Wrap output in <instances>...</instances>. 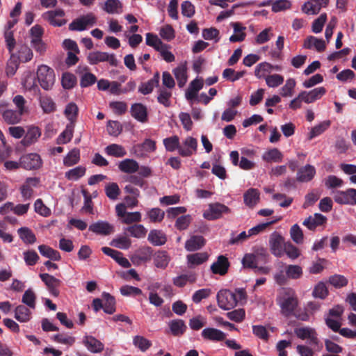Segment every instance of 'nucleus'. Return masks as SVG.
Instances as JSON below:
<instances>
[{
  "label": "nucleus",
  "instance_id": "obj_40",
  "mask_svg": "<svg viewBox=\"0 0 356 356\" xmlns=\"http://www.w3.org/2000/svg\"><path fill=\"white\" fill-rule=\"evenodd\" d=\"M105 152L109 156L122 158L127 155V151L123 146L118 144H111L105 148Z\"/></svg>",
  "mask_w": 356,
  "mask_h": 356
},
{
  "label": "nucleus",
  "instance_id": "obj_26",
  "mask_svg": "<svg viewBox=\"0 0 356 356\" xmlns=\"http://www.w3.org/2000/svg\"><path fill=\"white\" fill-rule=\"evenodd\" d=\"M119 170L127 174H133L138 172L139 169L138 163L132 159H125L118 164Z\"/></svg>",
  "mask_w": 356,
  "mask_h": 356
},
{
  "label": "nucleus",
  "instance_id": "obj_19",
  "mask_svg": "<svg viewBox=\"0 0 356 356\" xmlns=\"http://www.w3.org/2000/svg\"><path fill=\"white\" fill-rule=\"evenodd\" d=\"M102 251L106 255L113 258L119 265L123 268H129L131 264L129 260L123 257L121 252L110 248L108 247L102 248Z\"/></svg>",
  "mask_w": 356,
  "mask_h": 356
},
{
  "label": "nucleus",
  "instance_id": "obj_4",
  "mask_svg": "<svg viewBox=\"0 0 356 356\" xmlns=\"http://www.w3.org/2000/svg\"><path fill=\"white\" fill-rule=\"evenodd\" d=\"M230 209L226 205L216 202L209 204V207L203 213V217L208 220H215L222 217L224 213H229Z\"/></svg>",
  "mask_w": 356,
  "mask_h": 356
},
{
  "label": "nucleus",
  "instance_id": "obj_14",
  "mask_svg": "<svg viewBox=\"0 0 356 356\" xmlns=\"http://www.w3.org/2000/svg\"><path fill=\"white\" fill-rule=\"evenodd\" d=\"M83 344L92 353H99L104 350V345L99 340L91 335H86L83 338Z\"/></svg>",
  "mask_w": 356,
  "mask_h": 356
},
{
  "label": "nucleus",
  "instance_id": "obj_16",
  "mask_svg": "<svg viewBox=\"0 0 356 356\" xmlns=\"http://www.w3.org/2000/svg\"><path fill=\"white\" fill-rule=\"evenodd\" d=\"M153 254L151 247L145 246L138 249L131 257V261L135 264H140L143 262L149 261Z\"/></svg>",
  "mask_w": 356,
  "mask_h": 356
},
{
  "label": "nucleus",
  "instance_id": "obj_61",
  "mask_svg": "<svg viewBox=\"0 0 356 356\" xmlns=\"http://www.w3.org/2000/svg\"><path fill=\"white\" fill-rule=\"evenodd\" d=\"M296 81L294 79H288L286 83L281 88L280 95L282 97H291L293 95V90L296 86Z\"/></svg>",
  "mask_w": 356,
  "mask_h": 356
},
{
  "label": "nucleus",
  "instance_id": "obj_57",
  "mask_svg": "<svg viewBox=\"0 0 356 356\" xmlns=\"http://www.w3.org/2000/svg\"><path fill=\"white\" fill-rule=\"evenodd\" d=\"M40 103L43 111L46 113H50L56 111V104L51 97H41Z\"/></svg>",
  "mask_w": 356,
  "mask_h": 356
},
{
  "label": "nucleus",
  "instance_id": "obj_60",
  "mask_svg": "<svg viewBox=\"0 0 356 356\" xmlns=\"http://www.w3.org/2000/svg\"><path fill=\"white\" fill-rule=\"evenodd\" d=\"M76 77L72 73L65 72L62 76V86L65 89H72L76 84Z\"/></svg>",
  "mask_w": 356,
  "mask_h": 356
},
{
  "label": "nucleus",
  "instance_id": "obj_37",
  "mask_svg": "<svg viewBox=\"0 0 356 356\" xmlns=\"http://www.w3.org/2000/svg\"><path fill=\"white\" fill-rule=\"evenodd\" d=\"M325 220L326 218L323 215L315 213L314 217L309 216L306 218L302 224L309 229L314 230L317 226L323 225Z\"/></svg>",
  "mask_w": 356,
  "mask_h": 356
},
{
  "label": "nucleus",
  "instance_id": "obj_6",
  "mask_svg": "<svg viewBox=\"0 0 356 356\" xmlns=\"http://www.w3.org/2000/svg\"><path fill=\"white\" fill-rule=\"evenodd\" d=\"M286 242L284 237L277 232H273L269 238V245L273 254L281 257L284 254V247Z\"/></svg>",
  "mask_w": 356,
  "mask_h": 356
},
{
  "label": "nucleus",
  "instance_id": "obj_62",
  "mask_svg": "<svg viewBox=\"0 0 356 356\" xmlns=\"http://www.w3.org/2000/svg\"><path fill=\"white\" fill-rule=\"evenodd\" d=\"M266 85L270 88H277L282 85L284 82L283 76L274 74L272 75H268L265 77Z\"/></svg>",
  "mask_w": 356,
  "mask_h": 356
},
{
  "label": "nucleus",
  "instance_id": "obj_48",
  "mask_svg": "<svg viewBox=\"0 0 356 356\" xmlns=\"http://www.w3.org/2000/svg\"><path fill=\"white\" fill-rule=\"evenodd\" d=\"M254 4V1H247L243 3H239L233 5L231 10H226V11H222L220 13L218 16L217 17L216 19L218 22H221L223 19L228 18L231 16H232L234 14V10L238 7H246Z\"/></svg>",
  "mask_w": 356,
  "mask_h": 356
},
{
  "label": "nucleus",
  "instance_id": "obj_35",
  "mask_svg": "<svg viewBox=\"0 0 356 356\" xmlns=\"http://www.w3.org/2000/svg\"><path fill=\"white\" fill-rule=\"evenodd\" d=\"M22 115L23 113L19 111L6 109L3 111L2 117L6 123L9 124H15L20 122Z\"/></svg>",
  "mask_w": 356,
  "mask_h": 356
},
{
  "label": "nucleus",
  "instance_id": "obj_28",
  "mask_svg": "<svg viewBox=\"0 0 356 356\" xmlns=\"http://www.w3.org/2000/svg\"><path fill=\"white\" fill-rule=\"evenodd\" d=\"M303 47L306 49H316L318 51L325 49V43L323 39H318L314 36H308L304 41Z\"/></svg>",
  "mask_w": 356,
  "mask_h": 356
},
{
  "label": "nucleus",
  "instance_id": "obj_9",
  "mask_svg": "<svg viewBox=\"0 0 356 356\" xmlns=\"http://www.w3.org/2000/svg\"><path fill=\"white\" fill-rule=\"evenodd\" d=\"M42 165V159L39 154L31 153L20 158V166L26 170L38 169Z\"/></svg>",
  "mask_w": 356,
  "mask_h": 356
},
{
  "label": "nucleus",
  "instance_id": "obj_50",
  "mask_svg": "<svg viewBox=\"0 0 356 356\" xmlns=\"http://www.w3.org/2000/svg\"><path fill=\"white\" fill-rule=\"evenodd\" d=\"M209 258L207 252H197L187 256L188 264L194 266H197L205 262Z\"/></svg>",
  "mask_w": 356,
  "mask_h": 356
},
{
  "label": "nucleus",
  "instance_id": "obj_44",
  "mask_svg": "<svg viewBox=\"0 0 356 356\" xmlns=\"http://www.w3.org/2000/svg\"><path fill=\"white\" fill-rule=\"evenodd\" d=\"M285 273L288 279L298 280L302 277L303 271L300 266L289 264L285 266Z\"/></svg>",
  "mask_w": 356,
  "mask_h": 356
},
{
  "label": "nucleus",
  "instance_id": "obj_63",
  "mask_svg": "<svg viewBox=\"0 0 356 356\" xmlns=\"http://www.w3.org/2000/svg\"><path fill=\"white\" fill-rule=\"evenodd\" d=\"M330 125V121H323L319 124L313 127L309 135V140H312L314 138L319 136L324 132Z\"/></svg>",
  "mask_w": 356,
  "mask_h": 356
},
{
  "label": "nucleus",
  "instance_id": "obj_55",
  "mask_svg": "<svg viewBox=\"0 0 356 356\" xmlns=\"http://www.w3.org/2000/svg\"><path fill=\"white\" fill-rule=\"evenodd\" d=\"M86 168L77 166L65 172V177L69 180H78L86 174Z\"/></svg>",
  "mask_w": 356,
  "mask_h": 356
},
{
  "label": "nucleus",
  "instance_id": "obj_32",
  "mask_svg": "<svg viewBox=\"0 0 356 356\" xmlns=\"http://www.w3.org/2000/svg\"><path fill=\"white\" fill-rule=\"evenodd\" d=\"M169 327L172 334L175 337L181 336L187 329L185 322L181 319L172 320L169 323Z\"/></svg>",
  "mask_w": 356,
  "mask_h": 356
},
{
  "label": "nucleus",
  "instance_id": "obj_15",
  "mask_svg": "<svg viewBox=\"0 0 356 356\" xmlns=\"http://www.w3.org/2000/svg\"><path fill=\"white\" fill-rule=\"evenodd\" d=\"M326 92L324 87L316 88L310 91H302L300 92V97L307 104L312 103L321 99Z\"/></svg>",
  "mask_w": 356,
  "mask_h": 356
},
{
  "label": "nucleus",
  "instance_id": "obj_3",
  "mask_svg": "<svg viewBox=\"0 0 356 356\" xmlns=\"http://www.w3.org/2000/svg\"><path fill=\"white\" fill-rule=\"evenodd\" d=\"M97 23V17L92 13H89L74 19L69 24L70 31H82L88 27H91Z\"/></svg>",
  "mask_w": 356,
  "mask_h": 356
},
{
  "label": "nucleus",
  "instance_id": "obj_1",
  "mask_svg": "<svg viewBox=\"0 0 356 356\" xmlns=\"http://www.w3.org/2000/svg\"><path fill=\"white\" fill-rule=\"evenodd\" d=\"M218 305L224 310H230L234 308L239 301L245 300L246 292L244 289H236L234 291L229 289H222L218 292Z\"/></svg>",
  "mask_w": 356,
  "mask_h": 356
},
{
  "label": "nucleus",
  "instance_id": "obj_11",
  "mask_svg": "<svg viewBox=\"0 0 356 356\" xmlns=\"http://www.w3.org/2000/svg\"><path fill=\"white\" fill-rule=\"evenodd\" d=\"M335 202L339 204L355 205L356 189L348 188L344 191H335Z\"/></svg>",
  "mask_w": 356,
  "mask_h": 356
},
{
  "label": "nucleus",
  "instance_id": "obj_36",
  "mask_svg": "<svg viewBox=\"0 0 356 356\" xmlns=\"http://www.w3.org/2000/svg\"><path fill=\"white\" fill-rule=\"evenodd\" d=\"M243 199L247 206L253 207L259 200V193L256 188H250L244 193Z\"/></svg>",
  "mask_w": 356,
  "mask_h": 356
},
{
  "label": "nucleus",
  "instance_id": "obj_25",
  "mask_svg": "<svg viewBox=\"0 0 356 356\" xmlns=\"http://www.w3.org/2000/svg\"><path fill=\"white\" fill-rule=\"evenodd\" d=\"M147 240L154 246H161L166 243L167 236L161 230L152 229L148 234Z\"/></svg>",
  "mask_w": 356,
  "mask_h": 356
},
{
  "label": "nucleus",
  "instance_id": "obj_33",
  "mask_svg": "<svg viewBox=\"0 0 356 356\" xmlns=\"http://www.w3.org/2000/svg\"><path fill=\"white\" fill-rule=\"evenodd\" d=\"M102 9L108 14L122 13V3L120 0H106Z\"/></svg>",
  "mask_w": 356,
  "mask_h": 356
},
{
  "label": "nucleus",
  "instance_id": "obj_27",
  "mask_svg": "<svg viewBox=\"0 0 356 356\" xmlns=\"http://www.w3.org/2000/svg\"><path fill=\"white\" fill-rule=\"evenodd\" d=\"M298 305V300L296 298L293 296H288L283 298L281 302L280 307L282 308V313L285 316L291 314Z\"/></svg>",
  "mask_w": 356,
  "mask_h": 356
},
{
  "label": "nucleus",
  "instance_id": "obj_2",
  "mask_svg": "<svg viewBox=\"0 0 356 356\" xmlns=\"http://www.w3.org/2000/svg\"><path fill=\"white\" fill-rule=\"evenodd\" d=\"M37 78L40 86L44 90H49L55 82L54 71L47 65H40L37 71Z\"/></svg>",
  "mask_w": 356,
  "mask_h": 356
},
{
  "label": "nucleus",
  "instance_id": "obj_51",
  "mask_svg": "<svg viewBox=\"0 0 356 356\" xmlns=\"http://www.w3.org/2000/svg\"><path fill=\"white\" fill-rule=\"evenodd\" d=\"M126 231L129 233L130 236L138 238L145 237L147 233V229L145 227L140 224L129 226L126 229Z\"/></svg>",
  "mask_w": 356,
  "mask_h": 356
},
{
  "label": "nucleus",
  "instance_id": "obj_17",
  "mask_svg": "<svg viewBox=\"0 0 356 356\" xmlns=\"http://www.w3.org/2000/svg\"><path fill=\"white\" fill-rule=\"evenodd\" d=\"M229 266L228 259L224 255H220L211 266V270L213 274L224 275L227 273Z\"/></svg>",
  "mask_w": 356,
  "mask_h": 356
},
{
  "label": "nucleus",
  "instance_id": "obj_45",
  "mask_svg": "<svg viewBox=\"0 0 356 356\" xmlns=\"http://www.w3.org/2000/svg\"><path fill=\"white\" fill-rule=\"evenodd\" d=\"M19 238L26 243L33 244L36 241L34 233L28 227H23L17 230Z\"/></svg>",
  "mask_w": 356,
  "mask_h": 356
},
{
  "label": "nucleus",
  "instance_id": "obj_47",
  "mask_svg": "<svg viewBox=\"0 0 356 356\" xmlns=\"http://www.w3.org/2000/svg\"><path fill=\"white\" fill-rule=\"evenodd\" d=\"M22 302L31 309H35L36 306V295L31 289L25 291L22 298Z\"/></svg>",
  "mask_w": 356,
  "mask_h": 356
},
{
  "label": "nucleus",
  "instance_id": "obj_49",
  "mask_svg": "<svg viewBox=\"0 0 356 356\" xmlns=\"http://www.w3.org/2000/svg\"><path fill=\"white\" fill-rule=\"evenodd\" d=\"M80 159L79 149L74 148L72 149L63 159V164L65 166H72L76 164Z\"/></svg>",
  "mask_w": 356,
  "mask_h": 356
},
{
  "label": "nucleus",
  "instance_id": "obj_39",
  "mask_svg": "<svg viewBox=\"0 0 356 356\" xmlns=\"http://www.w3.org/2000/svg\"><path fill=\"white\" fill-rule=\"evenodd\" d=\"M102 298L104 302V312L108 314H113L115 310V299L113 296H112L108 293L104 292L102 293Z\"/></svg>",
  "mask_w": 356,
  "mask_h": 356
},
{
  "label": "nucleus",
  "instance_id": "obj_8",
  "mask_svg": "<svg viewBox=\"0 0 356 356\" xmlns=\"http://www.w3.org/2000/svg\"><path fill=\"white\" fill-rule=\"evenodd\" d=\"M65 12L63 9H56L44 13L42 15L44 19L54 26H62L66 24L67 21L63 19Z\"/></svg>",
  "mask_w": 356,
  "mask_h": 356
},
{
  "label": "nucleus",
  "instance_id": "obj_41",
  "mask_svg": "<svg viewBox=\"0 0 356 356\" xmlns=\"http://www.w3.org/2000/svg\"><path fill=\"white\" fill-rule=\"evenodd\" d=\"M186 70L187 68L185 65H180L173 70V74L179 88H182L187 81Z\"/></svg>",
  "mask_w": 356,
  "mask_h": 356
},
{
  "label": "nucleus",
  "instance_id": "obj_56",
  "mask_svg": "<svg viewBox=\"0 0 356 356\" xmlns=\"http://www.w3.org/2000/svg\"><path fill=\"white\" fill-rule=\"evenodd\" d=\"M133 343L143 352L146 351L152 346V342L149 340L140 335L134 337Z\"/></svg>",
  "mask_w": 356,
  "mask_h": 356
},
{
  "label": "nucleus",
  "instance_id": "obj_31",
  "mask_svg": "<svg viewBox=\"0 0 356 356\" xmlns=\"http://www.w3.org/2000/svg\"><path fill=\"white\" fill-rule=\"evenodd\" d=\"M170 261V257L168 252L164 250H159L155 252L154 255V262L156 267L165 269Z\"/></svg>",
  "mask_w": 356,
  "mask_h": 356
},
{
  "label": "nucleus",
  "instance_id": "obj_54",
  "mask_svg": "<svg viewBox=\"0 0 356 356\" xmlns=\"http://www.w3.org/2000/svg\"><path fill=\"white\" fill-rule=\"evenodd\" d=\"M163 145L168 152H173L175 149L179 151V148H181L179 138L177 136H172L165 138L163 140Z\"/></svg>",
  "mask_w": 356,
  "mask_h": 356
},
{
  "label": "nucleus",
  "instance_id": "obj_18",
  "mask_svg": "<svg viewBox=\"0 0 356 356\" xmlns=\"http://www.w3.org/2000/svg\"><path fill=\"white\" fill-rule=\"evenodd\" d=\"M185 147L179 148V154L183 157H188L195 153L197 148V140L191 136L187 137L183 142Z\"/></svg>",
  "mask_w": 356,
  "mask_h": 356
},
{
  "label": "nucleus",
  "instance_id": "obj_7",
  "mask_svg": "<svg viewBox=\"0 0 356 356\" xmlns=\"http://www.w3.org/2000/svg\"><path fill=\"white\" fill-rule=\"evenodd\" d=\"M296 336L301 339H309V344L315 350H319L317 334L314 329L309 327H300L296 329Z\"/></svg>",
  "mask_w": 356,
  "mask_h": 356
},
{
  "label": "nucleus",
  "instance_id": "obj_43",
  "mask_svg": "<svg viewBox=\"0 0 356 356\" xmlns=\"http://www.w3.org/2000/svg\"><path fill=\"white\" fill-rule=\"evenodd\" d=\"M196 281V275L195 273H189L182 274L173 279V284L178 287H184L188 282L194 283Z\"/></svg>",
  "mask_w": 356,
  "mask_h": 356
},
{
  "label": "nucleus",
  "instance_id": "obj_29",
  "mask_svg": "<svg viewBox=\"0 0 356 356\" xmlns=\"http://www.w3.org/2000/svg\"><path fill=\"white\" fill-rule=\"evenodd\" d=\"M41 136V131L38 127H32L28 129L22 143L25 146H29L35 143Z\"/></svg>",
  "mask_w": 356,
  "mask_h": 356
},
{
  "label": "nucleus",
  "instance_id": "obj_21",
  "mask_svg": "<svg viewBox=\"0 0 356 356\" xmlns=\"http://www.w3.org/2000/svg\"><path fill=\"white\" fill-rule=\"evenodd\" d=\"M89 230L99 235H109L114 232L113 227L106 221H97L89 226Z\"/></svg>",
  "mask_w": 356,
  "mask_h": 356
},
{
  "label": "nucleus",
  "instance_id": "obj_5",
  "mask_svg": "<svg viewBox=\"0 0 356 356\" xmlns=\"http://www.w3.org/2000/svg\"><path fill=\"white\" fill-rule=\"evenodd\" d=\"M88 61L91 65H96L101 62H108L111 66L116 67L118 65L114 54H108L102 51H92L90 52L87 57Z\"/></svg>",
  "mask_w": 356,
  "mask_h": 356
},
{
  "label": "nucleus",
  "instance_id": "obj_23",
  "mask_svg": "<svg viewBox=\"0 0 356 356\" xmlns=\"http://www.w3.org/2000/svg\"><path fill=\"white\" fill-rule=\"evenodd\" d=\"M88 70V67H81L79 66L76 70L77 73H83V71H86L84 74H82L80 79V86L81 88H87L92 85H93L97 81V78L95 74L87 72Z\"/></svg>",
  "mask_w": 356,
  "mask_h": 356
},
{
  "label": "nucleus",
  "instance_id": "obj_53",
  "mask_svg": "<svg viewBox=\"0 0 356 356\" xmlns=\"http://www.w3.org/2000/svg\"><path fill=\"white\" fill-rule=\"evenodd\" d=\"M105 193L110 200H115L120 194V189L117 183H109L105 186Z\"/></svg>",
  "mask_w": 356,
  "mask_h": 356
},
{
  "label": "nucleus",
  "instance_id": "obj_22",
  "mask_svg": "<svg viewBox=\"0 0 356 356\" xmlns=\"http://www.w3.org/2000/svg\"><path fill=\"white\" fill-rule=\"evenodd\" d=\"M202 337L206 339L213 341H222L225 339L226 334L222 331L213 327H207L202 331Z\"/></svg>",
  "mask_w": 356,
  "mask_h": 356
},
{
  "label": "nucleus",
  "instance_id": "obj_38",
  "mask_svg": "<svg viewBox=\"0 0 356 356\" xmlns=\"http://www.w3.org/2000/svg\"><path fill=\"white\" fill-rule=\"evenodd\" d=\"M38 250L43 257L49 259L59 261L61 259L59 252L48 245H40L38 246Z\"/></svg>",
  "mask_w": 356,
  "mask_h": 356
},
{
  "label": "nucleus",
  "instance_id": "obj_24",
  "mask_svg": "<svg viewBox=\"0 0 356 356\" xmlns=\"http://www.w3.org/2000/svg\"><path fill=\"white\" fill-rule=\"evenodd\" d=\"M159 72H156L151 79L140 85L138 92L145 95L150 94L153 91L154 88L159 86Z\"/></svg>",
  "mask_w": 356,
  "mask_h": 356
},
{
  "label": "nucleus",
  "instance_id": "obj_13",
  "mask_svg": "<svg viewBox=\"0 0 356 356\" xmlns=\"http://www.w3.org/2000/svg\"><path fill=\"white\" fill-rule=\"evenodd\" d=\"M327 3L328 0H309L302 5V11L307 15H316Z\"/></svg>",
  "mask_w": 356,
  "mask_h": 356
},
{
  "label": "nucleus",
  "instance_id": "obj_64",
  "mask_svg": "<svg viewBox=\"0 0 356 356\" xmlns=\"http://www.w3.org/2000/svg\"><path fill=\"white\" fill-rule=\"evenodd\" d=\"M78 107L75 103H69L65 109V115L70 121V123H74L78 115Z\"/></svg>",
  "mask_w": 356,
  "mask_h": 356
},
{
  "label": "nucleus",
  "instance_id": "obj_59",
  "mask_svg": "<svg viewBox=\"0 0 356 356\" xmlns=\"http://www.w3.org/2000/svg\"><path fill=\"white\" fill-rule=\"evenodd\" d=\"M283 251L289 258L293 260L298 258L300 255V250L290 241L286 243Z\"/></svg>",
  "mask_w": 356,
  "mask_h": 356
},
{
  "label": "nucleus",
  "instance_id": "obj_12",
  "mask_svg": "<svg viewBox=\"0 0 356 356\" xmlns=\"http://www.w3.org/2000/svg\"><path fill=\"white\" fill-rule=\"evenodd\" d=\"M131 115L137 121L145 123L148 121L147 108L142 103H134L130 108Z\"/></svg>",
  "mask_w": 356,
  "mask_h": 356
},
{
  "label": "nucleus",
  "instance_id": "obj_52",
  "mask_svg": "<svg viewBox=\"0 0 356 356\" xmlns=\"http://www.w3.org/2000/svg\"><path fill=\"white\" fill-rule=\"evenodd\" d=\"M245 74V71L235 72L234 69L226 68L222 72V77L228 81L234 82L242 78Z\"/></svg>",
  "mask_w": 356,
  "mask_h": 356
},
{
  "label": "nucleus",
  "instance_id": "obj_34",
  "mask_svg": "<svg viewBox=\"0 0 356 356\" xmlns=\"http://www.w3.org/2000/svg\"><path fill=\"white\" fill-rule=\"evenodd\" d=\"M15 318L21 323H26L31 318V312L24 305H19L15 309Z\"/></svg>",
  "mask_w": 356,
  "mask_h": 356
},
{
  "label": "nucleus",
  "instance_id": "obj_10",
  "mask_svg": "<svg viewBox=\"0 0 356 356\" xmlns=\"http://www.w3.org/2000/svg\"><path fill=\"white\" fill-rule=\"evenodd\" d=\"M39 276L47 286L50 294L58 297L60 294L58 288L61 285V281L48 273H40Z\"/></svg>",
  "mask_w": 356,
  "mask_h": 356
},
{
  "label": "nucleus",
  "instance_id": "obj_58",
  "mask_svg": "<svg viewBox=\"0 0 356 356\" xmlns=\"http://www.w3.org/2000/svg\"><path fill=\"white\" fill-rule=\"evenodd\" d=\"M146 44L152 47L158 51L161 47H164V43L158 38V36L152 33L146 34Z\"/></svg>",
  "mask_w": 356,
  "mask_h": 356
},
{
  "label": "nucleus",
  "instance_id": "obj_30",
  "mask_svg": "<svg viewBox=\"0 0 356 356\" xmlns=\"http://www.w3.org/2000/svg\"><path fill=\"white\" fill-rule=\"evenodd\" d=\"M205 244V239L202 236H192L186 241L185 248L188 251H195L202 248Z\"/></svg>",
  "mask_w": 356,
  "mask_h": 356
},
{
  "label": "nucleus",
  "instance_id": "obj_20",
  "mask_svg": "<svg viewBox=\"0 0 356 356\" xmlns=\"http://www.w3.org/2000/svg\"><path fill=\"white\" fill-rule=\"evenodd\" d=\"M316 175L314 166L307 164L298 169L296 180L299 182H309Z\"/></svg>",
  "mask_w": 356,
  "mask_h": 356
},
{
  "label": "nucleus",
  "instance_id": "obj_46",
  "mask_svg": "<svg viewBox=\"0 0 356 356\" xmlns=\"http://www.w3.org/2000/svg\"><path fill=\"white\" fill-rule=\"evenodd\" d=\"M282 158V152L277 148L266 152L262 156V159L266 162H280Z\"/></svg>",
  "mask_w": 356,
  "mask_h": 356
},
{
  "label": "nucleus",
  "instance_id": "obj_42",
  "mask_svg": "<svg viewBox=\"0 0 356 356\" xmlns=\"http://www.w3.org/2000/svg\"><path fill=\"white\" fill-rule=\"evenodd\" d=\"M74 123L67 124L65 130L58 136L57 144H66L69 143L73 137Z\"/></svg>",
  "mask_w": 356,
  "mask_h": 356
}]
</instances>
